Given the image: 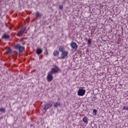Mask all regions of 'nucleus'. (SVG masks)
<instances>
[{"mask_svg":"<svg viewBox=\"0 0 128 128\" xmlns=\"http://www.w3.org/2000/svg\"><path fill=\"white\" fill-rule=\"evenodd\" d=\"M14 48L16 50H18L19 52H22L26 48L22 46H20V44H17L15 46Z\"/></svg>","mask_w":128,"mask_h":128,"instance_id":"obj_1","label":"nucleus"},{"mask_svg":"<svg viewBox=\"0 0 128 128\" xmlns=\"http://www.w3.org/2000/svg\"><path fill=\"white\" fill-rule=\"evenodd\" d=\"M68 52L66 51H64L61 53V57L59 58L60 60H62L64 58H66L68 56Z\"/></svg>","mask_w":128,"mask_h":128,"instance_id":"obj_2","label":"nucleus"},{"mask_svg":"<svg viewBox=\"0 0 128 128\" xmlns=\"http://www.w3.org/2000/svg\"><path fill=\"white\" fill-rule=\"evenodd\" d=\"M58 66H56L54 68H52L51 71L49 72L52 74H58Z\"/></svg>","mask_w":128,"mask_h":128,"instance_id":"obj_3","label":"nucleus"},{"mask_svg":"<svg viewBox=\"0 0 128 128\" xmlns=\"http://www.w3.org/2000/svg\"><path fill=\"white\" fill-rule=\"evenodd\" d=\"M52 103H47L44 106V110H48V108H52Z\"/></svg>","mask_w":128,"mask_h":128,"instance_id":"obj_4","label":"nucleus"},{"mask_svg":"<svg viewBox=\"0 0 128 128\" xmlns=\"http://www.w3.org/2000/svg\"><path fill=\"white\" fill-rule=\"evenodd\" d=\"M52 78H54L52 77V74L48 72L47 75L48 82H52Z\"/></svg>","mask_w":128,"mask_h":128,"instance_id":"obj_5","label":"nucleus"},{"mask_svg":"<svg viewBox=\"0 0 128 128\" xmlns=\"http://www.w3.org/2000/svg\"><path fill=\"white\" fill-rule=\"evenodd\" d=\"M70 46L72 50H76V48H78V45L76 44V43L74 42H71Z\"/></svg>","mask_w":128,"mask_h":128,"instance_id":"obj_6","label":"nucleus"},{"mask_svg":"<svg viewBox=\"0 0 128 128\" xmlns=\"http://www.w3.org/2000/svg\"><path fill=\"white\" fill-rule=\"evenodd\" d=\"M26 28H24L21 30L18 33V36H22V34H24V30H26Z\"/></svg>","mask_w":128,"mask_h":128,"instance_id":"obj_7","label":"nucleus"},{"mask_svg":"<svg viewBox=\"0 0 128 128\" xmlns=\"http://www.w3.org/2000/svg\"><path fill=\"white\" fill-rule=\"evenodd\" d=\"M42 52V48H38L36 49V54H38V56H40V54Z\"/></svg>","mask_w":128,"mask_h":128,"instance_id":"obj_8","label":"nucleus"},{"mask_svg":"<svg viewBox=\"0 0 128 128\" xmlns=\"http://www.w3.org/2000/svg\"><path fill=\"white\" fill-rule=\"evenodd\" d=\"M2 38L5 40H8L10 38V35L6 34H3L2 36Z\"/></svg>","mask_w":128,"mask_h":128,"instance_id":"obj_9","label":"nucleus"},{"mask_svg":"<svg viewBox=\"0 0 128 128\" xmlns=\"http://www.w3.org/2000/svg\"><path fill=\"white\" fill-rule=\"evenodd\" d=\"M58 50H59V52H62L66 51V50H64V46H60Z\"/></svg>","mask_w":128,"mask_h":128,"instance_id":"obj_10","label":"nucleus"},{"mask_svg":"<svg viewBox=\"0 0 128 128\" xmlns=\"http://www.w3.org/2000/svg\"><path fill=\"white\" fill-rule=\"evenodd\" d=\"M86 94V90L84 89H80V96H83Z\"/></svg>","mask_w":128,"mask_h":128,"instance_id":"obj_11","label":"nucleus"},{"mask_svg":"<svg viewBox=\"0 0 128 128\" xmlns=\"http://www.w3.org/2000/svg\"><path fill=\"white\" fill-rule=\"evenodd\" d=\"M58 106H60V103H58V102H56L54 104V108H58Z\"/></svg>","mask_w":128,"mask_h":128,"instance_id":"obj_12","label":"nucleus"},{"mask_svg":"<svg viewBox=\"0 0 128 128\" xmlns=\"http://www.w3.org/2000/svg\"><path fill=\"white\" fill-rule=\"evenodd\" d=\"M0 112H2V114H6V108H0Z\"/></svg>","mask_w":128,"mask_h":128,"instance_id":"obj_13","label":"nucleus"},{"mask_svg":"<svg viewBox=\"0 0 128 128\" xmlns=\"http://www.w3.org/2000/svg\"><path fill=\"white\" fill-rule=\"evenodd\" d=\"M59 54H60V52H58V50L54 51V56H58Z\"/></svg>","mask_w":128,"mask_h":128,"instance_id":"obj_14","label":"nucleus"},{"mask_svg":"<svg viewBox=\"0 0 128 128\" xmlns=\"http://www.w3.org/2000/svg\"><path fill=\"white\" fill-rule=\"evenodd\" d=\"M41 17H42V15H40L39 12H36V18H41Z\"/></svg>","mask_w":128,"mask_h":128,"instance_id":"obj_15","label":"nucleus"},{"mask_svg":"<svg viewBox=\"0 0 128 128\" xmlns=\"http://www.w3.org/2000/svg\"><path fill=\"white\" fill-rule=\"evenodd\" d=\"M7 54H12V49H10V48H9L6 52Z\"/></svg>","mask_w":128,"mask_h":128,"instance_id":"obj_16","label":"nucleus"},{"mask_svg":"<svg viewBox=\"0 0 128 128\" xmlns=\"http://www.w3.org/2000/svg\"><path fill=\"white\" fill-rule=\"evenodd\" d=\"M83 121H84V122H86V123L88 122V118H86V117L84 118H83Z\"/></svg>","mask_w":128,"mask_h":128,"instance_id":"obj_17","label":"nucleus"},{"mask_svg":"<svg viewBox=\"0 0 128 128\" xmlns=\"http://www.w3.org/2000/svg\"><path fill=\"white\" fill-rule=\"evenodd\" d=\"M96 112H97L96 110V109L93 110V114L94 115H96Z\"/></svg>","mask_w":128,"mask_h":128,"instance_id":"obj_18","label":"nucleus"},{"mask_svg":"<svg viewBox=\"0 0 128 128\" xmlns=\"http://www.w3.org/2000/svg\"><path fill=\"white\" fill-rule=\"evenodd\" d=\"M88 44L89 45L92 44V40H88Z\"/></svg>","mask_w":128,"mask_h":128,"instance_id":"obj_19","label":"nucleus"},{"mask_svg":"<svg viewBox=\"0 0 128 128\" xmlns=\"http://www.w3.org/2000/svg\"><path fill=\"white\" fill-rule=\"evenodd\" d=\"M78 96H80V87L79 88V90H78Z\"/></svg>","mask_w":128,"mask_h":128,"instance_id":"obj_20","label":"nucleus"},{"mask_svg":"<svg viewBox=\"0 0 128 128\" xmlns=\"http://www.w3.org/2000/svg\"><path fill=\"white\" fill-rule=\"evenodd\" d=\"M123 110H127L128 111V108L126 107V106H124V108H123Z\"/></svg>","mask_w":128,"mask_h":128,"instance_id":"obj_21","label":"nucleus"},{"mask_svg":"<svg viewBox=\"0 0 128 128\" xmlns=\"http://www.w3.org/2000/svg\"><path fill=\"white\" fill-rule=\"evenodd\" d=\"M63 6L62 5L59 6V10H62Z\"/></svg>","mask_w":128,"mask_h":128,"instance_id":"obj_22","label":"nucleus"},{"mask_svg":"<svg viewBox=\"0 0 128 128\" xmlns=\"http://www.w3.org/2000/svg\"><path fill=\"white\" fill-rule=\"evenodd\" d=\"M26 44V42L23 41L22 42V44L24 45Z\"/></svg>","mask_w":128,"mask_h":128,"instance_id":"obj_23","label":"nucleus"},{"mask_svg":"<svg viewBox=\"0 0 128 128\" xmlns=\"http://www.w3.org/2000/svg\"><path fill=\"white\" fill-rule=\"evenodd\" d=\"M16 52V54H18V52Z\"/></svg>","mask_w":128,"mask_h":128,"instance_id":"obj_24","label":"nucleus"}]
</instances>
